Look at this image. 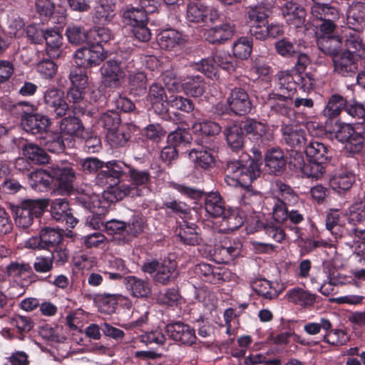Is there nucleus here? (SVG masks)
<instances>
[{
	"mask_svg": "<svg viewBox=\"0 0 365 365\" xmlns=\"http://www.w3.org/2000/svg\"><path fill=\"white\" fill-rule=\"evenodd\" d=\"M141 270L144 273L149 274L155 284L163 286L175 282L179 276L178 263L170 258L160 261L148 260L142 264Z\"/></svg>",
	"mask_w": 365,
	"mask_h": 365,
	"instance_id": "f257e3e1",
	"label": "nucleus"
},
{
	"mask_svg": "<svg viewBox=\"0 0 365 365\" xmlns=\"http://www.w3.org/2000/svg\"><path fill=\"white\" fill-rule=\"evenodd\" d=\"M127 168L126 175L129 177L131 184H123L113 188V193L117 200L125 197L142 196L143 190L148 187L151 180V175L148 170H139L130 165Z\"/></svg>",
	"mask_w": 365,
	"mask_h": 365,
	"instance_id": "f03ea898",
	"label": "nucleus"
},
{
	"mask_svg": "<svg viewBox=\"0 0 365 365\" xmlns=\"http://www.w3.org/2000/svg\"><path fill=\"white\" fill-rule=\"evenodd\" d=\"M48 205L46 200H26L20 206L12 210L16 225L23 229L28 228L33 223L34 217H39Z\"/></svg>",
	"mask_w": 365,
	"mask_h": 365,
	"instance_id": "7ed1b4c3",
	"label": "nucleus"
},
{
	"mask_svg": "<svg viewBox=\"0 0 365 365\" xmlns=\"http://www.w3.org/2000/svg\"><path fill=\"white\" fill-rule=\"evenodd\" d=\"M242 127L244 132L250 135L259 150L265 147L273 140L272 133L269 131L268 126L254 118H247L242 122Z\"/></svg>",
	"mask_w": 365,
	"mask_h": 365,
	"instance_id": "20e7f679",
	"label": "nucleus"
},
{
	"mask_svg": "<svg viewBox=\"0 0 365 365\" xmlns=\"http://www.w3.org/2000/svg\"><path fill=\"white\" fill-rule=\"evenodd\" d=\"M128 164L120 160H110L103 163L102 170L96 175L98 184L104 185H116L126 175Z\"/></svg>",
	"mask_w": 365,
	"mask_h": 365,
	"instance_id": "39448f33",
	"label": "nucleus"
},
{
	"mask_svg": "<svg viewBox=\"0 0 365 365\" xmlns=\"http://www.w3.org/2000/svg\"><path fill=\"white\" fill-rule=\"evenodd\" d=\"M49 177L51 178L56 190L60 194L68 195L73 191L76 173L72 167H52L50 168Z\"/></svg>",
	"mask_w": 365,
	"mask_h": 365,
	"instance_id": "423d86ee",
	"label": "nucleus"
},
{
	"mask_svg": "<svg viewBox=\"0 0 365 365\" xmlns=\"http://www.w3.org/2000/svg\"><path fill=\"white\" fill-rule=\"evenodd\" d=\"M107 57V52L98 43L89 47H81L74 54L76 65L81 68H92L98 66Z\"/></svg>",
	"mask_w": 365,
	"mask_h": 365,
	"instance_id": "0eeeda50",
	"label": "nucleus"
},
{
	"mask_svg": "<svg viewBox=\"0 0 365 365\" xmlns=\"http://www.w3.org/2000/svg\"><path fill=\"white\" fill-rule=\"evenodd\" d=\"M336 139L346 143V149L350 153H358L362 150L365 140V130L353 128L350 125L341 126L336 133Z\"/></svg>",
	"mask_w": 365,
	"mask_h": 365,
	"instance_id": "6e6552de",
	"label": "nucleus"
},
{
	"mask_svg": "<svg viewBox=\"0 0 365 365\" xmlns=\"http://www.w3.org/2000/svg\"><path fill=\"white\" fill-rule=\"evenodd\" d=\"M252 152L254 154V158L249 157L247 160H245L242 168H241V175L237 180V186H250V183L259 178L261 174L259 167L262 160V151L255 146L252 148Z\"/></svg>",
	"mask_w": 365,
	"mask_h": 365,
	"instance_id": "1a4fd4ad",
	"label": "nucleus"
},
{
	"mask_svg": "<svg viewBox=\"0 0 365 365\" xmlns=\"http://www.w3.org/2000/svg\"><path fill=\"white\" fill-rule=\"evenodd\" d=\"M187 20L195 24H214L220 18L218 9L203 4H190L187 8Z\"/></svg>",
	"mask_w": 365,
	"mask_h": 365,
	"instance_id": "9d476101",
	"label": "nucleus"
},
{
	"mask_svg": "<svg viewBox=\"0 0 365 365\" xmlns=\"http://www.w3.org/2000/svg\"><path fill=\"white\" fill-rule=\"evenodd\" d=\"M228 109L236 115H245L252 110V103L247 93L242 88L235 87L227 97Z\"/></svg>",
	"mask_w": 365,
	"mask_h": 365,
	"instance_id": "9b49d317",
	"label": "nucleus"
},
{
	"mask_svg": "<svg viewBox=\"0 0 365 365\" xmlns=\"http://www.w3.org/2000/svg\"><path fill=\"white\" fill-rule=\"evenodd\" d=\"M165 331L170 338L184 345L191 346L197 339L195 329L180 321L167 324Z\"/></svg>",
	"mask_w": 365,
	"mask_h": 365,
	"instance_id": "f8f14e48",
	"label": "nucleus"
},
{
	"mask_svg": "<svg viewBox=\"0 0 365 365\" xmlns=\"http://www.w3.org/2000/svg\"><path fill=\"white\" fill-rule=\"evenodd\" d=\"M147 101L151 104L155 112L165 118L168 115V97L164 87L158 83H153L150 86L147 95Z\"/></svg>",
	"mask_w": 365,
	"mask_h": 365,
	"instance_id": "ddd939ff",
	"label": "nucleus"
},
{
	"mask_svg": "<svg viewBox=\"0 0 365 365\" xmlns=\"http://www.w3.org/2000/svg\"><path fill=\"white\" fill-rule=\"evenodd\" d=\"M21 125L26 133L32 135H42L48 133L51 125V120L46 115L35 111L23 118L21 120Z\"/></svg>",
	"mask_w": 365,
	"mask_h": 365,
	"instance_id": "4468645a",
	"label": "nucleus"
},
{
	"mask_svg": "<svg viewBox=\"0 0 365 365\" xmlns=\"http://www.w3.org/2000/svg\"><path fill=\"white\" fill-rule=\"evenodd\" d=\"M346 24L355 31L361 32L365 29V3L352 1L349 4L346 11Z\"/></svg>",
	"mask_w": 365,
	"mask_h": 365,
	"instance_id": "2eb2a0df",
	"label": "nucleus"
},
{
	"mask_svg": "<svg viewBox=\"0 0 365 365\" xmlns=\"http://www.w3.org/2000/svg\"><path fill=\"white\" fill-rule=\"evenodd\" d=\"M119 63V61L112 62L109 59L101 68L102 82L106 87L118 88L120 86L124 77V70L118 66Z\"/></svg>",
	"mask_w": 365,
	"mask_h": 365,
	"instance_id": "dca6fc26",
	"label": "nucleus"
},
{
	"mask_svg": "<svg viewBox=\"0 0 365 365\" xmlns=\"http://www.w3.org/2000/svg\"><path fill=\"white\" fill-rule=\"evenodd\" d=\"M286 22L295 28L302 27L306 21L305 9L296 2H285L279 6Z\"/></svg>",
	"mask_w": 365,
	"mask_h": 365,
	"instance_id": "f3484780",
	"label": "nucleus"
},
{
	"mask_svg": "<svg viewBox=\"0 0 365 365\" xmlns=\"http://www.w3.org/2000/svg\"><path fill=\"white\" fill-rule=\"evenodd\" d=\"M281 132L282 139L288 146L299 150L305 149L309 141L304 130L284 125L282 126Z\"/></svg>",
	"mask_w": 365,
	"mask_h": 365,
	"instance_id": "a211bd4d",
	"label": "nucleus"
},
{
	"mask_svg": "<svg viewBox=\"0 0 365 365\" xmlns=\"http://www.w3.org/2000/svg\"><path fill=\"white\" fill-rule=\"evenodd\" d=\"M297 156L294 160V165L302 170L303 175L307 178L320 179L325 173V165L320 161L309 159L307 163H304V157L301 153H296Z\"/></svg>",
	"mask_w": 365,
	"mask_h": 365,
	"instance_id": "6ab92c4d",
	"label": "nucleus"
},
{
	"mask_svg": "<svg viewBox=\"0 0 365 365\" xmlns=\"http://www.w3.org/2000/svg\"><path fill=\"white\" fill-rule=\"evenodd\" d=\"M123 283L127 291L133 297L145 299L152 294V286L148 280L132 275L123 277Z\"/></svg>",
	"mask_w": 365,
	"mask_h": 365,
	"instance_id": "aec40b11",
	"label": "nucleus"
},
{
	"mask_svg": "<svg viewBox=\"0 0 365 365\" xmlns=\"http://www.w3.org/2000/svg\"><path fill=\"white\" fill-rule=\"evenodd\" d=\"M264 162L267 171L271 174L279 175L286 169L284 153L278 147H273L266 150Z\"/></svg>",
	"mask_w": 365,
	"mask_h": 365,
	"instance_id": "412c9836",
	"label": "nucleus"
},
{
	"mask_svg": "<svg viewBox=\"0 0 365 365\" xmlns=\"http://www.w3.org/2000/svg\"><path fill=\"white\" fill-rule=\"evenodd\" d=\"M235 32L234 25L225 23L205 31L204 37L211 44L220 45L230 40Z\"/></svg>",
	"mask_w": 365,
	"mask_h": 365,
	"instance_id": "4be33fe9",
	"label": "nucleus"
},
{
	"mask_svg": "<svg viewBox=\"0 0 365 365\" xmlns=\"http://www.w3.org/2000/svg\"><path fill=\"white\" fill-rule=\"evenodd\" d=\"M359 58L343 52L332 61L334 71L342 76H352L358 71Z\"/></svg>",
	"mask_w": 365,
	"mask_h": 365,
	"instance_id": "5701e85b",
	"label": "nucleus"
},
{
	"mask_svg": "<svg viewBox=\"0 0 365 365\" xmlns=\"http://www.w3.org/2000/svg\"><path fill=\"white\" fill-rule=\"evenodd\" d=\"M304 152L308 159L320 161L321 163L329 162L332 155L329 146L312 138L309 140Z\"/></svg>",
	"mask_w": 365,
	"mask_h": 365,
	"instance_id": "b1692460",
	"label": "nucleus"
},
{
	"mask_svg": "<svg viewBox=\"0 0 365 365\" xmlns=\"http://www.w3.org/2000/svg\"><path fill=\"white\" fill-rule=\"evenodd\" d=\"M205 209L212 217H222L227 211L225 202L217 192L207 193L204 200Z\"/></svg>",
	"mask_w": 365,
	"mask_h": 365,
	"instance_id": "393cba45",
	"label": "nucleus"
},
{
	"mask_svg": "<svg viewBox=\"0 0 365 365\" xmlns=\"http://www.w3.org/2000/svg\"><path fill=\"white\" fill-rule=\"evenodd\" d=\"M189 158L193 162L195 168L202 170L212 168L215 162L214 150L210 148L192 150Z\"/></svg>",
	"mask_w": 365,
	"mask_h": 365,
	"instance_id": "a878e982",
	"label": "nucleus"
},
{
	"mask_svg": "<svg viewBox=\"0 0 365 365\" xmlns=\"http://www.w3.org/2000/svg\"><path fill=\"white\" fill-rule=\"evenodd\" d=\"M319 49L332 60L340 53L342 39L339 36L324 35L317 38Z\"/></svg>",
	"mask_w": 365,
	"mask_h": 365,
	"instance_id": "bb28decb",
	"label": "nucleus"
},
{
	"mask_svg": "<svg viewBox=\"0 0 365 365\" xmlns=\"http://www.w3.org/2000/svg\"><path fill=\"white\" fill-rule=\"evenodd\" d=\"M157 41L162 49L170 51L182 45L185 39L179 31L168 29L162 31L157 36Z\"/></svg>",
	"mask_w": 365,
	"mask_h": 365,
	"instance_id": "cd10ccee",
	"label": "nucleus"
},
{
	"mask_svg": "<svg viewBox=\"0 0 365 365\" xmlns=\"http://www.w3.org/2000/svg\"><path fill=\"white\" fill-rule=\"evenodd\" d=\"M272 7V6H268L262 2L254 6H248L245 11L247 24L250 25L263 24V22L268 21L267 19Z\"/></svg>",
	"mask_w": 365,
	"mask_h": 365,
	"instance_id": "c85d7f7f",
	"label": "nucleus"
},
{
	"mask_svg": "<svg viewBox=\"0 0 365 365\" xmlns=\"http://www.w3.org/2000/svg\"><path fill=\"white\" fill-rule=\"evenodd\" d=\"M244 130L242 125L236 124L227 126L224 130V135L229 147L234 151L242 149L245 144Z\"/></svg>",
	"mask_w": 365,
	"mask_h": 365,
	"instance_id": "c756f323",
	"label": "nucleus"
},
{
	"mask_svg": "<svg viewBox=\"0 0 365 365\" xmlns=\"http://www.w3.org/2000/svg\"><path fill=\"white\" fill-rule=\"evenodd\" d=\"M346 106V99L345 98L338 93L332 94L328 98L327 103L322 111V115L328 120L334 119L345 109Z\"/></svg>",
	"mask_w": 365,
	"mask_h": 365,
	"instance_id": "7c9ffc66",
	"label": "nucleus"
},
{
	"mask_svg": "<svg viewBox=\"0 0 365 365\" xmlns=\"http://www.w3.org/2000/svg\"><path fill=\"white\" fill-rule=\"evenodd\" d=\"M241 249L242 244L239 241L234 242L229 246L219 245L215 248L214 252L215 260L220 263H229L240 255Z\"/></svg>",
	"mask_w": 365,
	"mask_h": 365,
	"instance_id": "2f4dec72",
	"label": "nucleus"
},
{
	"mask_svg": "<svg viewBox=\"0 0 365 365\" xmlns=\"http://www.w3.org/2000/svg\"><path fill=\"white\" fill-rule=\"evenodd\" d=\"M267 104L272 112L282 115H289L292 111V100L276 93L269 95Z\"/></svg>",
	"mask_w": 365,
	"mask_h": 365,
	"instance_id": "473e14b6",
	"label": "nucleus"
},
{
	"mask_svg": "<svg viewBox=\"0 0 365 365\" xmlns=\"http://www.w3.org/2000/svg\"><path fill=\"white\" fill-rule=\"evenodd\" d=\"M182 88L186 95L197 98L204 93L205 84L201 76H189L184 78Z\"/></svg>",
	"mask_w": 365,
	"mask_h": 365,
	"instance_id": "72a5a7b5",
	"label": "nucleus"
},
{
	"mask_svg": "<svg viewBox=\"0 0 365 365\" xmlns=\"http://www.w3.org/2000/svg\"><path fill=\"white\" fill-rule=\"evenodd\" d=\"M84 89L71 87L67 91L66 98L71 103L75 115H83L86 110V101L84 100Z\"/></svg>",
	"mask_w": 365,
	"mask_h": 365,
	"instance_id": "f704fd0d",
	"label": "nucleus"
},
{
	"mask_svg": "<svg viewBox=\"0 0 365 365\" xmlns=\"http://www.w3.org/2000/svg\"><path fill=\"white\" fill-rule=\"evenodd\" d=\"M24 157L36 164H46L49 162V156L44 149L33 143H26L22 148Z\"/></svg>",
	"mask_w": 365,
	"mask_h": 365,
	"instance_id": "c9c22d12",
	"label": "nucleus"
},
{
	"mask_svg": "<svg viewBox=\"0 0 365 365\" xmlns=\"http://www.w3.org/2000/svg\"><path fill=\"white\" fill-rule=\"evenodd\" d=\"M331 2L315 3L311 8V14L314 19L319 21L326 20L328 18L339 19V10L330 5Z\"/></svg>",
	"mask_w": 365,
	"mask_h": 365,
	"instance_id": "e433bc0d",
	"label": "nucleus"
},
{
	"mask_svg": "<svg viewBox=\"0 0 365 365\" xmlns=\"http://www.w3.org/2000/svg\"><path fill=\"white\" fill-rule=\"evenodd\" d=\"M286 296L289 302L303 307L312 306L316 300V295L300 287L289 289Z\"/></svg>",
	"mask_w": 365,
	"mask_h": 365,
	"instance_id": "4c0bfd02",
	"label": "nucleus"
},
{
	"mask_svg": "<svg viewBox=\"0 0 365 365\" xmlns=\"http://www.w3.org/2000/svg\"><path fill=\"white\" fill-rule=\"evenodd\" d=\"M355 181V175L354 173L347 171H342L339 173H336L330 179L331 187L337 192L341 193V192L349 190L353 183Z\"/></svg>",
	"mask_w": 365,
	"mask_h": 365,
	"instance_id": "58836bf2",
	"label": "nucleus"
},
{
	"mask_svg": "<svg viewBox=\"0 0 365 365\" xmlns=\"http://www.w3.org/2000/svg\"><path fill=\"white\" fill-rule=\"evenodd\" d=\"M40 242H41V249L50 250L53 247L59 245L62 240V233L50 227L42 228L40 232Z\"/></svg>",
	"mask_w": 365,
	"mask_h": 365,
	"instance_id": "ea45409f",
	"label": "nucleus"
},
{
	"mask_svg": "<svg viewBox=\"0 0 365 365\" xmlns=\"http://www.w3.org/2000/svg\"><path fill=\"white\" fill-rule=\"evenodd\" d=\"M148 13L142 8L130 6L123 12L124 23L133 27L148 24Z\"/></svg>",
	"mask_w": 365,
	"mask_h": 365,
	"instance_id": "a19ab883",
	"label": "nucleus"
},
{
	"mask_svg": "<svg viewBox=\"0 0 365 365\" xmlns=\"http://www.w3.org/2000/svg\"><path fill=\"white\" fill-rule=\"evenodd\" d=\"M221 130L222 127L217 123L209 120H197L192 125L193 133L200 136H215Z\"/></svg>",
	"mask_w": 365,
	"mask_h": 365,
	"instance_id": "79ce46f5",
	"label": "nucleus"
},
{
	"mask_svg": "<svg viewBox=\"0 0 365 365\" xmlns=\"http://www.w3.org/2000/svg\"><path fill=\"white\" fill-rule=\"evenodd\" d=\"M276 52L283 58H294L300 49V46L295 40L282 38L274 43Z\"/></svg>",
	"mask_w": 365,
	"mask_h": 365,
	"instance_id": "37998d69",
	"label": "nucleus"
},
{
	"mask_svg": "<svg viewBox=\"0 0 365 365\" xmlns=\"http://www.w3.org/2000/svg\"><path fill=\"white\" fill-rule=\"evenodd\" d=\"M244 160H232L226 163L225 168V182L230 186L237 187V180L244 165Z\"/></svg>",
	"mask_w": 365,
	"mask_h": 365,
	"instance_id": "c03bdc74",
	"label": "nucleus"
},
{
	"mask_svg": "<svg viewBox=\"0 0 365 365\" xmlns=\"http://www.w3.org/2000/svg\"><path fill=\"white\" fill-rule=\"evenodd\" d=\"M61 40V36L55 30L48 29L45 31L43 41H46V52L50 57H59L61 53L59 48L62 45Z\"/></svg>",
	"mask_w": 365,
	"mask_h": 365,
	"instance_id": "a18cd8bd",
	"label": "nucleus"
},
{
	"mask_svg": "<svg viewBox=\"0 0 365 365\" xmlns=\"http://www.w3.org/2000/svg\"><path fill=\"white\" fill-rule=\"evenodd\" d=\"M130 93L136 96H143L147 88V77L143 72H135L129 75L128 78Z\"/></svg>",
	"mask_w": 365,
	"mask_h": 365,
	"instance_id": "49530a36",
	"label": "nucleus"
},
{
	"mask_svg": "<svg viewBox=\"0 0 365 365\" xmlns=\"http://www.w3.org/2000/svg\"><path fill=\"white\" fill-rule=\"evenodd\" d=\"M344 45L346 46L345 53H349L359 58H361L365 53V46L362 38L357 34L347 35Z\"/></svg>",
	"mask_w": 365,
	"mask_h": 365,
	"instance_id": "de8ad7c7",
	"label": "nucleus"
},
{
	"mask_svg": "<svg viewBox=\"0 0 365 365\" xmlns=\"http://www.w3.org/2000/svg\"><path fill=\"white\" fill-rule=\"evenodd\" d=\"M278 86L279 93V96L289 98H292V96L296 91V82L294 77L288 72L282 71L278 74Z\"/></svg>",
	"mask_w": 365,
	"mask_h": 365,
	"instance_id": "09e8293b",
	"label": "nucleus"
},
{
	"mask_svg": "<svg viewBox=\"0 0 365 365\" xmlns=\"http://www.w3.org/2000/svg\"><path fill=\"white\" fill-rule=\"evenodd\" d=\"M130 138V134L126 129L119 126L114 130L107 131L106 140L113 148L123 147Z\"/></svg>",
	"mask_w": 365,
	"mask_h": 365,
	"instance_id": "8fccbe9b",
	"label": "nucleus"
},
{
	"mask_svg": "<svg viewBox=\"0 0 365 365\" xmlns=\"http://www.w3.org/2000/svg\"><path fill=\"white\" fill-rule=\"evenodd\" d=\"M60 128L63 133L69 135L81 136L84 127L78 118L68 116L61 120Z\"/></svg>",
	"mask_w": 365,
	"mask_h": 365,
	"instance_id": "3c124183",
	"label": "nucleus"
},
{
	"mask_svg": "<svg viewBox=\"0 0 365 365\" xmlns=\"http://www.w3.org/2000/svg\"><path fill=\"white\" fill-rule=\"evenodd\" d=\"M245 187L246 189L240 198V205L248 207L252 210L258 209L262 202V195L260 192L253 190L250 186Z\"/></svg>",
	"mask_w": 365,
	"mask_h": 365,
	"instance_id": "603ef678",
	"label": "nucleus"
},
{
	"mask_svg": "<svg viewBox=\"0 0 365 365\" xmlns=\"http://www.w3.org/2000/svg\"><path fill=\"white\" fill-rule=\"evenodd\" d=\"M212 61L216 65L230 73L235 71L238 66V61L235 57L225 51H217L214 55Z\"/></svg>",
	"mask_w": 365,
	"mask_h": 365,
	"instance_id": "864d4df0",
	"label": "nucleus"
},
{
	"mask_svg": "<svg viewBox=\"0 0 365 365\" xmlns=\"http://www.w3.org/2000/svg\"><path fill=\"white\" fill-rule=\"evenodd\" d=\"M252 51V41L247 37H241L232 46V53L235 58L247 59Z\"/></svg>",
	"mask_w": 365,
	"mask_h": 365,
	"instance_id": "5fc2aeb1",
	"label": "nucleus"
},
{
	"mask_svg": "<svg viewBox=\"0 0 365 365\" xmlns=\"http://www.w3.org/2000/svg\"><path fill=\"white\" fill-rule=\"evenodd\" d=\"M198 227L193 223L190 225H186L185 227H181L178 237L180 241L185 245H198L200 241V237L197 232Z\"/></svg>",
	"mask_w": 365,
	"mask_h": 365,
	"instance_id": "6e6d98bb",
	"label": "nucleus"
},
{
	"mask_svg": "<svg viewBox=\"0 0 365 365\" xmlns=\"http://www.w3.org/2000/svg\"><path fill=\"white\" fill-rule=\"evenodd\" d=\"M70 211L69 204L66 199L58 198L52 201L50 212L51 217L56 222H60L65 219L66 215Z\"/></svg>",
	"mask_w": 365,
	"mask_h": 365,
	"instance_id": "4d7b16f0",
	"label": "nucleus"
},
{
	"mask_svg": "<svg viewBox=\"0 0 365 365\" xmlns=\"http://www.w3.org/2000/svg\"><path fill=\"white\" fill-rule=\"evenodd\" d=\"M43 145L45 148L53 153H62L65 149L63 137L60 133H46Z\"/></svg>",
	"mask_w": 365,
	"mask_h": 365,
	"instance_id": "13d9d810",
	"label": "nucleus"
},
{
	"mask_svg": "<svg viewBox=\"0 0 365 365\" xmlns=\"http://www.w3.org/2000/svg\"><path fill=\"white\" fill-rule=\"evenodd\" d=\"M217 269L208 264L202 263L196 267L195 272L203 281L215 284L220 279Z\"/></svg>",
	"mask_w": 365,
	"mask_h": 365,
	"instance_id": "bf43d9fd",
	"label": "nucleus"
},
{
	"mask_svg": "<svg viewBox=\"0 0 365 365\" xmlns=\"http://www.w3.org/2000/svg\"><path fill=\"white\" fill-rule=\"evenodd\" d=\"M98 123L107 131H110L120 126V118L117 112L108 110L100 115Z\"/></svg>",
	"mask_w": 365,
	"mask_h": 365,
	"instance_id": "052dcab7",
	"label": "nucleus"
},
{
	"mask_svg": "<svg viewBox=\"0 0 365 365\" xmlns=\"http://www.w3.org/2000/svg\"><path fill=\"white\" fill-rule=\"evenodd\" d=\"M181 110L185 113H190L194 110L195 105L192 101L181 96L171 95L169 97L168 108Z\"/></svg>",
	"mask_w": 365,
	"mask_h": 365,
	"instance_id": "680f3d73",
	"label": "nucleus"
},
{
	"mask_svg": "<svg viewBox=\"0 0 365 365\" xmlns=\"http://www.w3.org/2000/svg\"><path fill=\"white\" fill-rule=\"evenodd\" d=\"M348 221L349 224L353 225L365 222V192L360 202L353 204L349 207Z\"/></svg>",
	"mask_w": 365,
	"mask_h": 365,
	"instance_id": "e2e57ef3",
	"label": "nucleus"
},
{
	"mask_svg": "<svg viewBox=\"0 0 365 365\" xmlns=\"http://www.w3.org/2000/svg\"><path fill=\"white\" fill-rule=\"evenodd\" d=\"M66 34L68 41L74 45H78L86 41L88 31L83 26L73 25L66 29Z\"/></svg>",
	"mask_w": 365,
	"mask_h": 365,
	"instance_id": "0e129e2a",
	"label": "nucleus"
},
{
	"mask_svg": "<svg viewBox=\"0 0 365 365\" xmlns=\"http://www.w3.org/2000/svg\"><path fill=\"white\" fill-rule=\"evenodd\" d=\"M327 333L323 336V341L332 346H340L346 344L349 337L345 331L342 329H331L325 331Z\"/></svg>",
	"mask_w": 365,
	"mask_h": 365,
	"instance_id": "69168bd1",
	"label": "nucleus"
},
{
	"mask_svg": "<svg viewBox=\"0 0 365 365\" xmlns=\"http://www.w3.org/2000/svg\"><path fill=\"white\" fill-rule=\"evenodd\" d=\"M115 16L114 9L96 6L92 18L95 24L106 25L111 23Z\"/></svg>",
	"mask_w": 365,
	"mask_h": 365,
	"instance_id": "338daca9",
	"label": "nucleus"
},
{
	"mask_svg": "<svg viewBox=\"0 0 365 365\" xmlns=\"http://www.w3.org/2000/svg\"><path fill=\"white\" fill-rule=\"evenodd\" d=\"M103 161L97 158L88 157L78 160V165L81 170L86 174L98 173L102 170Z\"/></svg>",
	"mask_w": 365,
	"mask_h": 365,
	"instance_id": "774afa93",
	"label": "nucleus"
}]
</instances>
